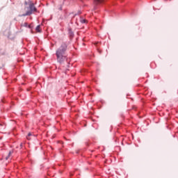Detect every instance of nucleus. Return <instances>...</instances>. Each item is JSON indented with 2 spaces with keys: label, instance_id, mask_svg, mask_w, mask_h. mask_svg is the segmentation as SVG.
<instances>
[{
  "label": "nucleus",
  "instance_id": "f257e3e1",
  "mask_svg": "<svg viewBox=\"0 0 178 178\" xmlns=\"http://www.w3.org/2000/svg\"><path fill=\"white\" fill-rule=\"evenodd\" d=\"M67 49V44L65 42L61 43L60 47L56 50V55L57 56V60L59 63H63L66 58V50Z\"/></svg>",
  "mask_w": 178,
  "mask_h": 178
},
{
  "label": "nucleus",
  "instance_id": "f03ea898",
  "mask_svg": "<svg viewBox=\"0 0 178 178\" xmlns=\"http://www.w3.org/2000/svg\"><path fill=\"white\" fill-rule=\"evenodd\" d=\"M29 11H27L26 14H24L23 16H30V15H32L33 13L37 11V8H35V6H34V4H31L29 6Z\"/></svg>",
  "mask_w": 178,
  "mask_h": 178
},
{
  "label": "nucleus",
  "instance_id": "7ed1b4c3",
  "mask_svg": "<svg viewBox=\"0 0 178 178\" xmlns=\"http://www.w3.org/2000/svg\"><path fill=\"white\" fill-rule=\"evenodd\" d=\"M95 3H96V5H98V3H102V2H104V0H94Z\"/></svg>",
  "mask_w": 178,
  "mask_h": 178
},
{
  "label": "nucleus",
  "instance_id": "20e7f679",
  "mask_svg": "<svg viewBox=\"0 0 178 178\" xmlns=\"http://www.w3.org/2000/svg\"><path fill=\"white\" fill-rule=\"evenodd\" d=\"M35 31H37V33H41V27L40 26V25L36 26Z\"/></svg>",
  "mask_w": 178,
  "mask_h": 178
},
{
  "label": "nucleus",
  "instance_id": "39448f33",
  "mask_svg": "<svg viewBox=\"0 0 178 178\" xmlns=\"http://www.w3.org/2000/svg\"><path fill=\"white\" fill-rule=\"evenodd\" d=\"M31 136H33V134L31 133H29L28 136H26L27 140H31V138H30Z\"/></svg>",
  "mask_w": 178,
  "mask_h": 178
},
{
  "label": "nucleus",
  "instance_id": "423d86ee",
  "mask_svg": "<svg viewBox=\"0 0 178 178\" xmlns=\"http://www.w3.org/2000/svg\"><path fill=\"white\" fill-rule=\"evenodd\" d=\"M10 155H12V152H10L8 156L6 157V161H8V159H9V157L10 156Z\"/></svg>",
  "mask_w": 178,
  "mask_h": 178
},
{
  "label": "nucleus",
  "instance_id": "0eeeda50",
  "mask_svg": "<svg viewBox=\"0 0 178 178\" xmlns=\"http://www.w3.org/2000/svg\"><path fill=\"white\" fill-rule=\"evenodd\" d=\"M81 23H87V19H81Z\"/></svg>",
  "mask_w": 178,
  "mask_h": 178
},
{
  "label": "nucleus",
  "instance_id": "6e6552de",
  "mask_svg": "<svg viewBox=\"0 0 178 178\" xmlns=\"http://www.w3.org/2000/svg\"><path fill=\"white\" fill-rule=\"evenodd\" d=\"M24 24L25 27H27V23H24Z\"/></svg>",
  "mask_w": 178,
  "mask_h": 178
},
{
  "label": "nucleus",
  "instance_id": "1a4fd4ad",
  "mask_svg": "<svg viewBox=\"0 0 178 178\" xmlns=\"http://www.w3.org/2000/svg\"><path fill=\"white\" fill-rule=\"evenodd\" d=\"M28 27L30 29V25H29Z\"/></svg>",
  "mask_w": 178,
  "mask_h": 178
}]
</instances>
